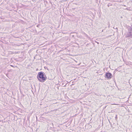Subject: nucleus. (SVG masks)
Here are the masks:
<instances>
[{
    "label": "nucleus",
    "instance_id": "f257e3e1",
    "mask_svg": "<svg viewBox=\"0 0 132 132\" xmlns=\"http://www.w3.org/2000/svg\"><path fill=\"white\" fill-rule=\"evenodd\" d=\"M37 78L39 81L41 82H44L46 79V77L44 76V73L42 72H38Z\"/></svg>",
    "mask_w": 132,
    "mask_h": 132
},
{
    "label": "nucleus",
    "instance_id": "f03ea898",
    "mask_svg": "<svg viewBox=\"0 0 132 132\" xmlns=\"http://www.w3.org/2000/svg\"><path fill=\"white\" fill-rule=\"evenodd\" d=\"M112 75L111 73L106 72L104 77L108 79H110L112 78Z\"/></svg>",
    "mask_w": 132,
    "mask_h": 132
},
{
    "label": "nucleus",
    "instance_id": "7ed1b4c3",
    "mask_svg": "<svg viewBox=\"0 0 132 132\" xmlns=\"http://www.w3.org/2000/svg\"><path fill=\"white\" fill-rule=\"evenodd\" d=\"M126 38L130 37L132 38V32L131 31H128L126 35Z\"/></svg>",
    "mask_w": 132,
    "mask_h": 132
},
{
    "label": "nucleus",
    "instance_id": "20e7f679",
    "mask_svg": "<svg viewBox=\"0 0 132 132\" xmlns=\"http://www.w3.org/2000/svg\"><path fill=\"white\" fill-rule=\"evenodd\" d=\"M126 27L128 29V31L131 32L132 31V25L131 26H127Z\"/></svg>",
    "mask_w": 132,
    "mask_h": 132
},
{
    "label": "nucleus",
    "instance_id": "39448f33",
    "mask_svg": "<svg viewBox=\"0 0 132 132\" xmlns=\"http://www.w3.org/2000/svg\"><path fill=\"white\" fill-rule=\"evenodd\" d=\"M110 5H109V4H108V7H109L110 6Z\"/></svg>",
    "mask_w": 132,
    "mask_h": 132
},
{
    "label": "nucleus",
    "instance_id": "423d86ee",
    "mask_svg": "<svg viewBox=\"0 0 132 132\" xmlns=\"http://www.w3.org/2000/svg\"><path fill=\"white\" fill-rule=\"evenodd\" d=\"M115 118H117V115H116V117H115Z\"/></svg>",
    "mask_w": 132,
    "mask_h": 132
},
{
    "label": "nucleus",
    "instance_id": "0eeeda50",
    "mask_svg": "<svg viewBox=\"0 0 132 132\" xmlns=\"http://www.w3.org/2000/svg\"><path fill=\"white\" fill-rule=\"evenodd\" d=\"M116 29H118V28H116Z\"/></svg>",
    "mask_w": 132,
    "mask_h": 132
},
{
    "label": "nucleus",
    "instance_id": "6e6552de",
    "mask_svg": "<svg viewBox=\"0 0 132 132\" xmlns=\"http://www.w3.org/2000/svg\"><path fill=\"white\" fill-rule=\"evenodd\" d=\"M103 30H102V32H103Z\"/></svg>",
    "mask_w": 132,
    "mask_h": 132
},
{
    "label": "nucleus",
    "instance_id": "1a4fd4ad",
    "mask_svg": "<svg viewBox=\"0 0 132 132\" xmlns=\"http://www.w3.org/2000/svg\"><path fill=\"white\" fill-rule=\"evenodd\" d=\"M110 27V26H108V27Z\"/></svg>",
    "mask_w": 132,
    "mask_h": 132
}]
</instances>
